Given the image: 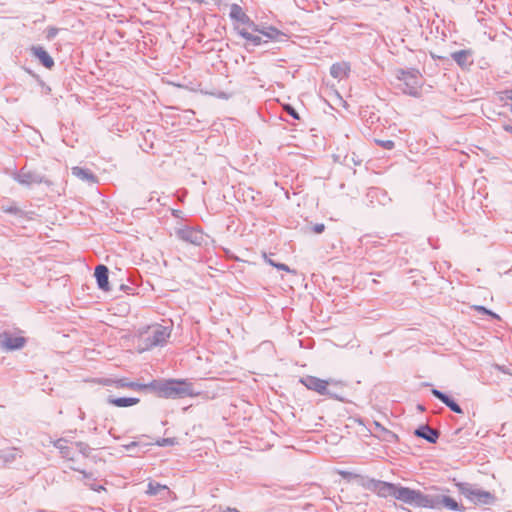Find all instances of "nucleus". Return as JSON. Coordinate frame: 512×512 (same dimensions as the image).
I'll list each match as a JSON object with an SVG mask.
<instances>
[{"label":"nucleus","mask_w":512,"mask_h":512,"mask_svg":"<svg viewBox=\"0 0 512 512\" xmlns=\"http://www.w3.org/2000/svg\"><path fill=\"white\" fill-rule=\"evenodd\" d=\"M152 389L155 390L160 397L164 398H184L195 397L200 394L195 391L192 384L186 380H167L165 382L153 381L150 383Z\"/></svg>","instance_id":"obj_1"},{"label":"nucleus","mask_w":512,"mask_h":512,"mask_svg":"<svg viewBox=\"0 0 512 512\" xmlns=\"http://www.w3.org/2000/svg\"><path fill=\"white\" fill-rule=\"evenodd\" d=\"M460 493L474 504H492L494 496L487 491L478 489L467 483H460L457 485Z\"/></svg>","instance_id":"obj_2"},{"label":"nucleus","mask_w":512,"mask_h":512,"mask_svg":"<svg viewBox=\"0 0 512 512\" xmlns=\"http://www.w3.org/2000/svg\"><path fill=\"white\" fill-rule=\"evenodd\" d=\"M394 498L409 505L426 506L428 499L421 492L408 487L397 486L394 492Z\"/></svg>","instance_id":"obj_3"},{"label":"nucleus","mask_w":512,"mask_h":512,"mask_svg":"<svg viewBox=\"0 0 512 512\" xmlns=\"http://www.w3.org/2000/svg\"><path fill=\"white\" fill-rule=\"evenodd\" d=\"M398 79L404 82V93L409 94L411 96H418L420 94L422 82L418 70H401L399 72Z\"/></svg>","instance_id":"obj_4"},{"label":"nucleus","mask_w":512,"mask_h":512,"mask_svg":"<svg viewBox=\"0 0 512 512\" xmlns=\"http://www.w3.org/2000/svg\"><path fill=\"white\" fill-rule=\"evenodd\" d=\"M300 382L308 389L313 390L320 395H330L328 391V386H340L343 385L342 381L330 379V380H324L317 378L315 376H305L301 378Z\"/></svg>","instance_id":"obj_5"},{"label":"nucleus","mask_w":512,"mask_h":512,"mask_svg":"<svg viewBox=\"0 0 512 512\" xmlns=\"http://www.w3.org/2000/svg\"><path fill=\"white\" fill-rule=\"evenodd\" d=\"M170 337V329L161 325L153 326L146 339L145 349L163 345Z\"/></svg>","instance_id":"obj_6"},{"label":"nucleus","mask_w":512,"mask_h":512,"mask_svg":"<svg viewBox=\"0 0 512 512\" xmlns=\"http://www.w3.org/2000/svg\"><path fill=\"white\" fill-rule=\"evenodd\" d=\"M26 339L19 335L10 332H3L0 334V346L6 351L18 350L24 347Z\"/></svg>","instance_id":"obj_7"},{"label":"nucleus","mask_w":512,"mask_h":512,"mask_svg":"<svg viewBox=\"0 0 512 512\" xmlns=\"http://www.w3.org/2000/svg\"><path fill=\"white\" fill-rule=\"evenodd\" d=\"M177 235L181 240L194 245H201L205 237L201 231L189 227L179 229Z\"/></svg>","instance_id":"obj_8"},{"label":"nucleus","mask_w":512,"mask_h":512,"mask_svg":"<svg viewBox=\"0 0 512 512\" xmlns=\"http://www.w3.org/2000/svg\"><path fill=\"white\" fill-rule=\"evenodd\" d=\"M372 488L381 497H394L396 485L384 481H373Z\"/></svg>","instance_id":"obj_9"},{"label":"nucleus","mask_w":512,"mask_h":512,"mask_svg":"<svg viewBox=\"0 0 512 512\" xmlns=\"http://www.w3.org/2000/svg\"><path fill=\"white\" fill-rule=\"evenodd\" d=\"M15 180L21 185L30 186L32 184L41 183L42 177L37 173L22 170L16 175Z\"/></svg>","instance_id":"obj_10"},{"label":"nucleus","mask_w":512,"mask_h":512,"mask_svg":"<svg viewBox=\"0 0 512 512\" xmlns=\"http://www.w3.org/2000/svg\"><path fill=\"white\" fill-rule=\"evenodd\" d=\"M31 52L46 68L51 69L54 66L53 58L43 47L33 46Z\"/></svg>","instance_id":"obj_11"},{"label":"nucleus","mask_w":512,"mask_h":512,"mask_svg":"<svg viewBox=\"0 0 512 512\" xmlns=\"http://www.w3.org/2000/svg\"><path fill=\"white\" fill-rule=\"evenodd\" d=\"M431 393L442 403H444L447 407H449L453 412L457 414L463 413L461 407L453 399L444 394L442 391L434 388L431 390Z\"/></svg>","instance_id":"obj_12"},{"label":"nucleus","mask_w":512,"mask_h":512,"mask_svg":"<svg viewBox=\"0 0 512 512\" xmlns=\"http://www.w3.org/2000/svg\"><path fill=\"white\" fill-rule=\"evenodd\" d=\"M95 277L98 287L103 291H109L108 268L104 265H98L95 268Z\"/></svg>","instance_id":"obj_13"},{"label":"nucleus","mask_w":512,"mask_h":512,"mask_svg":"<svg viewBox=\"0 0 512 512\" xmlns=\"http://www.w3.org/2000/svg\"><path fill=\"white\" fill-rule=\"evenodd\" d=\"M415 435L427 440L429 443H436L439 433L428 425H422L415 431Z\"/></svg>","instance_id":"obj_14"},{"label":"nucleus","mask_w":512,"mask_h":512,"mask_svg":"<svg viewBox=\"0 0 512 512\" xmlns=\"http://www.w3.org/2000/svg\"><path fill=\"white\" fill-rule=\"evenodd\" d=\"M229 16L231 17L232 20L238 23L252 25L249 17L245 14L243 9L238 4H232L230 6Z\"/></svg>","instance_id":"obj_15"},{"label":"nucleus","mask_w":512,"mask_h":512,"mask_svg":"<svg viewBox=\"0 0 512 512\" xmlns=\"http://www.w3.org/2000/svg\"><path fill=\"white\" fill-rule=\"evenodd\" d=\"M350 65L347 62H338L331 66L330 73L336 79H343L348 76Z\"/></svg>","instance_id":"obj_16"},{"label":"nucleus","mask_w":512,"mask_h":512,"mask_svg":"<svg viewBox=\"0 0 512 512\" xmlns=\"http://www.w3.org/2000/svg\"><path fill=\"white\" fill-rule=\"evenodd\" d=\"M470 50H460L452 53L453 60L461 67H468L472 64Z\"/></svg>","instance_id":"obj_17"},{"label":"nucleus","mask_w":512,"mask_h":512,"mask_svg":"<svg viewBox=\"0 0 512 512\" xmlns=\"http://www.w3.org/2000/svg\"><path fill=\"white\" fill-rule=\"evenodd\" d=\"M108 403L116 406V407H130L133 405H136L139 402L138 398L133 397H120V398H114L109 397L107 399Z\"/></svg>","instance_id":"obj_18"},{"label":"nucleus","mask_w":512,"mask_h":512,"mask_svg":"<svg viewBox=\"0 0 512 512\" xmlns=\"http://www.w3.org/2000/svg\"><path fill=\"white\" fill-rule=\"evenodd\" d=\"M72 174L75 177H77L83 181H87V182H91V183H94L96 181V177L87 169H83L80 167H73Z\"/></svg>","instance_id":"obj_19"},{"label":"nucleus","mask_w":512,"mask_h":512,"mask_svg":"<svg viewBox=\"0 0 512 512\" xmlns=\"http://www.w3.org/2000/svg\"><path fill=\"white\" fill-rule=\"evenodd\" d=\"M103 384L104 385H113L116 388H128L129 380H127L126 378L115 379V380L107 379L103 382Z\"/></svg>","instance_id":"obj_20"},{"label":"nucleus","mask_w":512,"mask_h":512,"mask_svg":"<svg viewBox=\"0 0 512 512\" xmlns=\"http://www.w3.org/2000/svg\"><path fill=\"white\" fill-rule=\"evenodd\" d=\"M165 489H167V486H165V485H161L159 483H154V482H149L146 493L148 495L152 496V495L158 494L161 490H165Z\"/></svg>","instance_id":"obj_21"},{"label":"nucleus","mask_w":512,"mask_h":512,"mask_svg":"<svg viewBox=\"0 0 512 512\" xmlns=\"http://www.w3.org/2000/svg\"><path fill=\"white\" fill-rule=\"evenodd\" d=\"M54 446L60 451V453L66 457V458H70V455H69V448L68 446L66 445V441L63 440V439H58L57 441L54 442Z\"/></svg>","instance_id":"obj_22"},{"label":"nucleus","mask_w":512,"mask_h":512,"mask_svg":"<svg viewBox=\"0 0 512 512\" xmlns=\"http://www.w3.org/2000/svg\"><path fill=\"white\" fill-rule=\"evenodd\" d=\"M443 504L445 505V507L449 508L450 510H458L459 509L457 502L450 497H445L443 499Z\"/></svg>","instance_id":"obj_23"},{"label":"nucleus","mask_w":512,"mask_h":512,"mask_svg":"<svg viewBox=\"0 0 512 512\" xmlns=\"http://www.w3.org/2000/svg\"><path fill=\"white\" fill-rule=\"evenodd\" d=\"M473 309L476 310L479 313L490 315L493 318H497V319L499 318V316L497 314H495L494 312L486 309L484 306L475 305V306H473Z\"/></svg>","instance_id":"obj_24"},{"label":"nucleus","mask_w":512,"mask_h":512,"mask_svg":"<svg viewBox=\"0 0 512 512\" xmlns=\"http://www.w3.org/2000/svg\"><path fill=\"white\" fill-rule=\"evenodd\" d=\"M375 142L380 145L381 147L391 150L394 148V142L392 140H378L376 139Z\"/></svg>","instance_id":"obj_25"},{"label":"nucleus","mask_w":512,"mask_h":512,"mask_svg":"<svg viewBox=\"0 0 512 512\" xmlns=\"http://www.w3.org/2000/svg\"><path fill=\"white\" fill-rule=\"evenodd\" d=\"M128 388L136 389V390H142V389H145V388H152V386H150V383L149 384H142V383H138V382L129 381Z\"/></svg>","instance_id":"obj_26"},{"label":"nucleus","mask_w":512,"mask_h":512,"mask_svg":"<svg viewBox=\"0 0 512 512\" xmlns=\"http://www.w3.org/2000/svg\"><path fill=\"white\" fill-rule=\"evenodd\" d=\"M176 443L174 438H162L160 440H157L156 444L158 446H172Z\"/></svg>","instance_id":"obj_27"},{"label":"nucleus","mask_w":512,"mask_h":512,"mask_svg":"<svg viewBox=\"0 0 512 512\" xmlns=\"http://www.w3.org/2000/svg\"><path fill=\"white\" fill-rule=\"evenodd\" d=\"M237 30H238V33H239V34H240L244 39H246L247 41H249V40H250L251 35H252L251 33H249V32H248L247 30H245V29H239V28H237Z\"/></svg>","instance_id":"obj_28"},{"label":"nucleus","mask_w":512,"mask_h":512,"mask_svg":"<svg viewBox=\"0 0 512 512\" xmlns=\"http://www.w3.org/2000/svg\"><path fill=\"white\" fill-rule=\"evenodd\" d=\"M57 33H58V29L51 27L47 30V38L52 39L57 35Z\"/></svg>","instance_id":"obj_29"},{"label":"nucleus","mask_w":512,"mask_h":512,"mask_svg":"<svg viewBox=\"0 0 512 512\" xmlns=\"http://www.w3.org/2000/svg\"><path fill=\"white\" fill-rule=\"evenodd\" d=\"M286 111L295 119H299V115L297 114V112L295 111L294 108H292L291 106L287 105L285 107Z\"/></svg>","instance_id":"obj_30"},{"label":"nucleus","mask_w":512,"mask_h":512,"mask_svg":"<svg viewBox=\"0 0 512 512\" xmlns=\"http://www.w3.org/2000/svg\"><path fill=\"white\" fill-rule=\"evenodd\" d=\"M249 42H251L253 45H259L261 43V37L252 34Z\"/></svg>","instance_id":"obj_31"},{"label":"nucleus","mask_w":512,"mask_h":512,"mask_svg":"<svg viewBox=\"0 0 512 512\" xmlns=\"http://www.w3.org/2000/svg\"><path fill=\"white\" fill-rule=\"evenodd\" d=\"M275 268H277L279 270L286 271V272H292L290 270V268L286 264H283V263H277V265H275Z\"/></svg>","instance_id":"obj_32"},{"label":"nucleus","mask_w":512,"mask_h":512,"mask_svg":"<svg viewBox=\"0 0 512 512\" xmlns=\"http://www.w3.org/2000/svg\"><path fill=\"white\" fill-rule=\"evenodd\" d=\"M323 230H324V225L323 224H317V225L314 226V231L316 233H321V232H323Z\"/></svg>","instance_id":"obj_33"},{"label":"nucleus","mask_w":512,"mask_h":512,"mask_svg":"<svg viewBox=\"0 0 512 512\" xmlns=\"http://www.w3.org/2000/svg\"><path fill=\"white\" fill-rule=\"evenodd\" d=\"M89 487H90L92 490L97 491V492L104 490V487H103V486H101V485L96 486V485L90 484V485H89Z\"/></svg>","instance_id":"obj_34"},{"label":"nucleus","mask_w":512,"mask_h":512,"mask_svg":"<svg viewBox=\"0 0 512 512\" xmlns=\"http://www.w3.org/2000/svg\"><path fill=\"white\" fill-rule=\"evenodd\" d=\"M264 259H265V261H266L269 265H271V266H273V267H275V265H277V263H275L272 259L268 258L266 254H264Z\"/></svg>","instance_id":"obj_35"},{"label":"nucleus","mask_w":512,"mask_h":512,"mask_svg":"<svg viewBox=\"0 0 512 512\" xmlns=\"http://www.w3.org/2000/svg\"><path fill=\"white\" fill-rule=\"evenodd\" d=\"M504 129H505L507 132H509V133H511V134H512V126H510V125H505V126H504Z\"/></svg>","instance_id":"obj_36"},{"label":"nucleus","mask_w":512,"mask_h":512,"mask_svg":"<svg viewBox=\"0 0 512 512\" xmlns=\"http://www.w3.org/2000/svg\"><path fill=\"white\" fill-rule=\"evenodd\" d=\"M81 473L83 474L84 478H88L89 477L88 473H86L85 471H81Z\"/></svg>","instance_id":"obj_37"},{"label":"nucleus","mask_w":512,"mask_h":512,"mask_svg":"<svg viewBox=\"0 0 512 512\" xmlns=\"http://www.w3.org/2000/svg\"><path fill=\"white\" fill-rule=\"evenodd\" d=\"M79 446H80V450L83 451V444L79 443Z\"/></svg>","instance_id":"obj_38"},{"label":"nucleus","mask_w":512,"mask_h":512,"mask_svg":"<svg viewBox=\"0 0 512 512\" xmlns=\"http://www.w3.org/2000/svg\"><path fill=\"white\" fill-rule=\"evenodd\" d=\"M418 408H419L420 410H424L423 406H421V405H419V406H418Z\"/></svg>","instance_id":"obj_39"}]
</instances>
